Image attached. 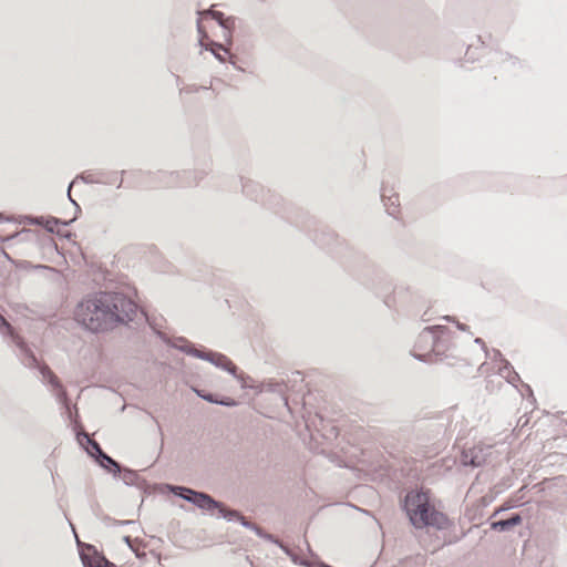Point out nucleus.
Listing matches in <instances>:
<instances>
[{
	"label": "nucleus",
	"instance_id": "1",
	"mask_svg": "<svg viewBox=\"0 0 567 567\" xmlns=\"http://www.w3.org/2000/svg\"><path fill=\"white\" fill-rule=\"evenodd\" d=\"M136 305L121 293L102 292L82 300L74 318L92 332H103L132 320Z\"/></svg>",
	"mask_w": 567,
	"mask_h": 567
},
{
	"label": "nucleus",
	"instance_id": "2",
	"mask_svg": "<svg viewBox=\"0 0 567 567\" xmlns=\"http://www.w3.org/2000/svg\"><path fill=\"white\" fill-rule=\"evenodd\" d=\"M405 509L413 526L422 528L434 526L444 528L449 520L446 516L437 512L430 502L427 492H410L405 497Z\"/></svg>",
	"mask_w": 567,
	"mask_h": 567
},
{
	"label": "nucleus",
	"instance_id": "3",
	"mask_svg": "<svg viewBox=\"0 0 567 567\" xmlns=\"http://www.w3.org/2000/svg\"><path fill=\"white\" fill-rule=\"evenodd\" d=\"M441 331L440 327L426 328L417 337L413 348V353L419 359H427L434 351L436 332Z\"/></svg>",
	"mask_w": 567,
	"mask_h": 567
},
{
	"label": "nucleus",
	"instance_id": "4",
	"mask_svg": "<svg viewBox=\"0 0 567 567\" xmlns=\"http://www.w3.org/2000/svg\"><path fill=\"white\" fill-rule=\"evenodd\" d=\"M184 491L187 493V495H182V496L184 498L193 502L198 507L205 508V509L219 508L220 513H223L224 516H228V515L235 516V517L239 518L244 525H247V523L245 522V518L243 516H240L237 512H227L226 513L225 508L219 503L215 502L207 494L197 493V492H194V491L187 489V488H185Z\"/></svg>",
	"mask_w": 567,
	"mask_h": 567
},
{
	"label": "nucleus",
	"instance_id": "5",
	"mask_svg": "<svg viewBox=\"0 0 567 567\" xmlns=\"http://www.w3.org/2000/svg\"><path fill=\"white\" fill-rule=\"evenodd\" d=\"M198 31H199V33H202L200 44H202L203 47H205V48H206V50H209L212 53H214V55H215L219 61L224 62V61H225V58H224V56H221V55L219 54V52H217V51H216L217 49H218V50H221V49L224 50V47H223L221 44L215 43V42H213V41H210V42L208 43V40H209V39H208V35L204 32V30H203V25H202V23H200V22H198Z\"/></svg>",
	"mask_w": 567,
	"mask_h": 567
},
{
	"label": "nucleus",
	"instance_id": "6",
	"mask_svg": "<svg viewBox=\"0 0 567 567\" xmlns=\"http://www.w3.org/2000/svg\"><path fill=\"white\" fill-rule=\"evenodd\" d=\"M40 372L43 379L52 385V388L56 391L59 395L64 394V390L62 384L60 383L58 377L52 372V370L48 365L40 367Z\"/></svg>",
	"mask_w": 567,
	"mask_h": 567
},
{
	"label": "nucleus",
	"instance_id": "7",
	"mask_svg": "<svg viewBox=\"0 0 567 567\" xmlns=\"http://www.w3.org/2000/svg\"><path fill=\"white\" fill-rule=\"evenodd\" d=\"M522 520L519 515H515L508 519L499 520L493 524L494 528H499L502 530L509 528L511 526L519 524Z\"/></svg>",
	"mask_w": 567,
	"mask_h": 567
},
{
	"label": "nucleus",
	"instance_id": "8",
	"mask_svg": "<svg viewBox=\"0 0 567 567\" xmlns=\"http://www.w3.org/2000/svg\"><path fill=\"white\" fill-rule=\"evenodd\" d=\"M90 567H115L114 564L106 560L104 557L96 556L94 557L90 564Z\"/></svg>",
	"mask_w": 567,
	"mask_h": 567
},
{
	"label": "nucleus",
	"instance_id": "9",
	"mask_svg": "<svg viewBox=\"0 0 567 567\" xmlns=\"http://www.w3.org/2000/svg\"><path fill=\"white\" fill-rule=\"evenodd\" d=\"M0 329L3 330L7 334L13 337V328L11 324L6 320L3 316L0 315Z\"/></svg>",
	"mask_w": 567,
	"mask_h": 567
},
{
	"label": "nucleus",
	"instance_id": "10",
	"mask_svg": "<svg viewBox=\"0 0 567 567\" xmlns=\"http://www.w3.org/2000/svg\"><path fill=\"white\" fill-rule=\"evenodd\" d=\"M197 394L209 402H215V403H219V404H224V405H233L234 404L233 401H225V400L217 401L216 399H214V396L212 394L206 395L199 391H197Z\"/></svg>",
	"mask_w": 567,
	"mask_h": 567
},
{
	"label": "nucleus",
	"instance_id": "11",
	"mask_svg": "<svg viewBox=\"0 0 567 567\" xmlns=\"http://www.w3.org/2000/svg\"><path fill=\"white\" fill-rule=\"evenodd\" d=\"M207 14H210L213 19L217 20L220 25L226 27V22L223 20V13L219 11H208Z\"/></svg>",
	"mask_w": 567,
	"mask_h": 567
},
{
	"label": "nucleus",
	"instance_id": "12",
	"mask_svg": "<svg viewBox=\"0 0 567 567\" xmlns=\"http://www.w3.org/2000/svg\"><path fill=\"white\" fill-rule=\"evenodd\" d=\"M93 446H94V449H95L96 451H99V453H100V454H102V455H103V457H104L105 460H107V461H109V462H111V463H114V462L112 461V458H111V457H109V456H106L105 454H103V453H102V451H101V449H100V446H99V444H97V443H94V444H93Z\"/></svg>",
	"mask_w": 567,
	"mask_h": 567
},
{
	"label": "nucleus",
	"instance_id": "13",
	"mask_svg": "<svg viewBox=\"0 0 567 567\" xmlns=\"http://www.w3.org/2000/svg\"><path fill=\"white\" fill-rule=\"evenodd\" d=\"M471 463H472V465H474V466H478V465L481 464L480 462L475 461V458H473V460L471 461Z\"/></svg>",
	"mask_w": 567,
	"mask_h": 567
}]
</instances>
